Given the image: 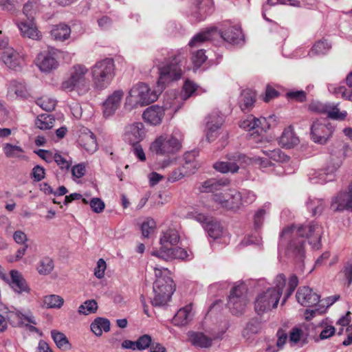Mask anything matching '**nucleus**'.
<instances>
[{
  "mask_svg": "<svg viewBox=\"0 0 352 352\" xmlns=\"http://www.w3.org/2000/svg\"><path fill=\"white\" fill-rule=\"evenodd\" d=\"M322 234V228L316 223L309 225L292 226L283 230L280 237L281 239L291 236L293 237L288 246V251L293 254L298 261H302L305 254V239L315 249H319Z\"/></svg>",
  "mask_w": 352,
  "mask_h": 352,
  "instance_id": "1",
  "label": "nucleus"
},
{
  "mask_svg": "<svg viewBox=\"0 0 352 352\" xmlns=\"http://www.w3.org/2000/svg\"><path fill=\"white\" fill-rule=\"evenodd\" d=\"M184 137L179 129H175L171 134H164L157 137L150 145V151L160 156L168 157L163 161L162 168L168 166L172 162L171 157L179 152Z\"/></svg>",
  "mask_w": 352,
  "mask_h": 352,
  "instance_id": "2",
  "label": "nucleus"
},
{
  "mask_svg": "<svg viewBox=\"0 0 352 352\" xmlns=\"http://www.w3.org/2000/svg\"><path fill=\"white\" fill-rule=\"evenodd\" d=\"M115 62L111 58L96 61L91 68L94 87L98 90L107 88L115 76Z\"/></svg>",
  "mask_w": 352,
  "mask_h": 352,
  "instance_id": "3",
  "label": "nucleus"
},
{
  "mask_svg": "<svg viewBox=\"0 0 352 352\" xmlns=\"http://www.w3.org/2000/svg\"><path fill=\"white\" fill-rule=\"evenodd\" d=\"M214 34H220L223 40L234 45L240 43L243 39L241 30L239 27H229L221 33H218L217 28H213L206 32L197 34L189 42V45L191 47H199L203 43L212 39Z\"/></svg>",
  "mask_w": 352,
  "mask_h": 352,
  "instance_id": "4",
  "label": "nucleus"
},
{
  "mask_svg": "<svg viewBox=\"0 0 352 352\" xmlns=\"http://www.w3.org/2000/svg\"><path fill=\"white\" fill-rule=\"evenodd\" d=\"M181 62L180 56L175 55L166 60L165 63L157 65L159 78L157 82V87L159 90L163 91L166 84L181 78L182 76Z\"/></svg>",
  "mask_w": 352,
  "mask_h": 352,
  "instance_id": "5",
  "label": "nucleus"
},
{
  "mask_svg": "<svg viewBox=\"0 0 352 352\" xmlns=\"http://www.w3.org/2000/svg\"><path fill=\"white\" fill-rule=\"evenodd\" d=\"M88 72L87 67L81 64L72 67L70 77L63 81L61 87L67 91L76 90L80 94H84L89 90V81L86 77Z\"/></svg>",
  "mask_w": 352,
  "mask_h": 352,
  "instance_id": "6",
  "label": "nucleus"
},
{
  "mask_svg": "<svg viewBox=\"0 0 352 352\" xmlns=\"http://www.w3.org/2000/svg\"><path fill=\"white\" fill-rule=\"evenodd\" d=\"M352 155V151L346 143L338 142L331 146L330 157L327 166L326 174L336 172L342 164L346 157Z\"/></svg>",
  "mask_w": 352,
  "mask_h": 352,
  "instance_id": "7",
  "label": "nucleus"
},
{
  "mask_svg": "<svg viewBox=\"0 0 352 352\" xmlns=\"http://www.w3.org/2000/svg\"><path fill=\"white\" fill-rule=\"evenodd\" d=\"M156 280L153 283V293H163L164 298L170 300L171 296L175 292V285L170 277V271L166 268L154 267Z\"/></svg>",
  "mask_w": 352,
  "mask_h": 352,
  "instance_id": "8",
  "label": "nucleus"
},
{
  "mask_svg": "<svg viewBox=\"0 0 352 352\" xmlns=\"http://www.w3.org/2000/svg\"><path fill=\"white\" fill-rule=\"evenodd\" d=\"M247 288L243 283L232 287L228 296V306L233 315H242L248 304Z\"/></svg>",
  "mask_w": 352,
  "mask_h": 352,
  "instance_id": "9",
  "label": "nucleus"
},
{
  "mask_svg": "<svg viewBox=\"0 0 352 352\" xmlns=\"http://www.w3.org/2000/svg\"><path fill=\"white\" fill-rule=\"evenodd\" d=\"M279 300L278 292L269 289L262 291L257 294L254 300V311L258 315L261 316L276 308Z\"/></svg>",
  "mask_w": 352,
  "mask_h": 352,
  "instance_id": "10",
  "label": "nucleus"
},
{
  "mask_svg": "<svg viewBox=\"0 0 352 352\" xmlns=\"http://www.w3.org/2000/svg\"><path fill=\"white\" fill-rule=\"evenodd\" d=\"M162 91H151L148 85L140 82L134 85L129 92V98H133V102L139 103L141 105H146L156 101L158 98L159 93Z\"/></svg>",
  "mask_w": 352,
  "mask_h": 352,
  "instance_id": "11",
  "label": "nucleus"
},
{
  "mask_svg": "<svg viewBox=\"0 0 352 352\" xmlns=\"http://www.w3.org/2000/svg\"><path fill=\"white\" fill-rule=\"evenodd\" d=\"M334 128L327 118H321L313 122L310 128L311 139L317 144H325L331 138Z\"/></svg>",
  "mask_w": 352,
  "mask_h": 352,
  "instance_id": "12",
  "label": "nucleus"
},
{
  "mask_svg": "<svg viewBox=\"0 0 352 352\" xmlns=\"http://www.w3.org/2000/svg\"><path fill=\"white\" fill-rule=\"evenodd\" d=\"M213 200L228 210L237 211L242 207V195L235 189L215 194Z\"/></svg>",
  "mask_w": 352,
  "mask_h": 352,
  "instance_id": "13",
  "label": "nucleus"
},
{
  "mask_svg": "<svg viewBox=\"0 0 352 352\" xmlns=\"http://www.w3.org/2000/svg\"><path fill=\"white\" fill-rule=\"evenodd\" d=\"M58 51L54 48H49L37 55L35 64L41 72L49 73L58 68Z\"/></svg>",
  "mask_w": 352,
  "mask_h": 352,
  "instance_id": "14",
  "label": "nucleus"
},
{
  "mask_svg": "<svg viewBox=\"0 0 352 352\" xmlns=\"http://www.w3.org/2000/svg\"><path fill=\"white\" fill-rule=\"evenodd\" d=\"M228 161L227 162H215L213 164V168L221 173H236L239 169V164H241L243 162L247 163L248 160H249V158L241 153L228 155Z\"/></svg>",
  "mask_w": 352,
  "mask_h": 352,
  "instance_id": "15",
  "label": "nucleus"
},
{
  "mask_svg": "<svg viewBox=\"0 0 352 352\" xmlns=\"http://www.w3.org/2000/svg\"><path fill=\"white\" fill-rule=\"evenodd\" d=\"M275 116H270L267 121L265 118L258 119L253 116H249L247 119L241 121L239 126L241 129L248 131H254L251 135H253L254 133L260 134L270 128V124L269 121H275Z\"/></svg>",
  "mask_w": 352,
  "mask_h": 352,
  "instance_id": "16",
  "label": "nucleus"
},
{
  "mask_svg": "<svg viewBox=\"0 0 352 352\" xmlns=\"http://www.w3.org/2000/svg\"><path fill=\"white\" fill-rule=\"evenodd\" d=\"M145 136L146 130L142 122H134L125 127L124 139L130 144L140 143Z\"/></svg>",
  "mask_w": 352,
  "mask_h": 352,
  "instance_id": "17",
  "label": "nucleus"
},
{
  "mask_svg": "<svg viewBox=\"0 0 352 352\" xmlns=\"http://www.w3.org/2000/svg\"><path fill=\"white\" fill-rule=\"evenodd\" d=\"M124 93L122 89L115 90L102 104L103 116L105 118L111 116L120 107Z\"/></svg>",
  "mask_w": 352,
  "mask_h": 352,
  "instance_id": "18",
  "label": "nucleus"
},
{
  "mask_svg": "<svg viewBox=\"0 0 352 352\" xmlns=\"http://www.w3.org/2000/svg\"><path fill=\"white\" fill-rule=\"evenodd\" d=\"M194 218L197 221L204 224L205 230L210 237L217 239L222 234V228L220 223L214 220L212 217L202 213H197L195 214Z\"/></svg>",
  "mask_w": 352,
  "mask_h": 352,
  "instance_id": "19",
  "label": "nucleus"
},
{
  "mask_svg": "<svg viewBox=\"0 0 352 352\" xmlns=\"http://www.w3.org/2000/svg\"><path fill=\"white\" fill-rule=\"evenodd\" d=\"M1 58L8 67L14 70L21 69L25 63L24 55L16 52L13 48H8L3 51Z\"/></svg>",
  "mask_w": 352,
  "mask_h": 352,
  "instance_id": "20",
  "label": "nucleus"
},
{
  "mask_svg": "<svg viewBox=\"0 0 352 352\" xmlns=\"http://www.w3.org/2000/svg\"><path fill=\"white\" fill-rule=\"evenodd\" d=\"M330 208L334 212L352 210V185L349 186V192H340L332 199Z\"/></svg>",
  "mask_w": 352,
  "mask_h": 352,
  "instance_id": "21",
  "label": "nucleus"
},
{
  "mask_svg": "<svg viewBox=\"0 0 352 352\" xmlns=\"http://www.w3.org/2000/svg\"><path fill=\"white\" fill-rule=\"evenodd\" d=\"M8 319L10 324L15 327H22L26 323L37 324L36 318L30 311L22 312L16 311L15 312H10L8 316Z\"/></svg>",
  "mask_w": 352,
  "mask_h": 352,
  "instance_id": "22",
  "label": "nucleus"
},
{
  "mask_svg": "<svg viewBox=\"0 0 352 352\" xmlns=\"http://www.w3.org/2000/svg\"><path fill=\"white\" fill-rule=\"evenodd\" d=\"M206 122L207 133L206 138L208 142L213 141L217 135L219 129L224 122L223 116L217 111L212 112L208 117Z\"/></svg>",
  "mask_w": 352,
  "mask_h": 352,
  "instance_id": "23",
  "label": "nucleus"
},
{
  "mask_svg": "<svg viewBox=\"0 0 352 352\" xmlns=\"http://www.w3.org/2000/svg\"><path fill=\"white\" fill-rule=\"evenodd\" d=\"M320 296L309 287H300L296 292L298 302L304 307H312L320 302Z\"/></svg>",
  "mask_w": 352,
  "mask_h": 352,
  "instance_id": "24",
  "label": "nucleus"
},
{
  "mask_svg": "<svg viewBox=\"0 0 352 352\" xmlns=\"http://www.w3.org/2000/svg\"><path fill=\"white\" fill-rule=\"evenodd\" d=\"M10 281L9 282V285L14 292L19 294L30 293V288L19 271L12 270L10 272Z\"/></svg>",
  "mask_w": 352,
  "mask_h": 352,
  "instance_id": "25",
  "label": "nucleus"
},
{
  "mask_svg": "<svg viewBox=\"0 0 352 352\" xmlns=\"http://www.w3.org/2000/svg\"><path fill=\"white\" fill-rule=\"evenodd\" d=\"M229 184L230 181L228 179L211 178L202 182L199 189L201 192H212L214 196L215 194H220L221 192H218L222 190Z\"/></svg>",
  "mask_w": 352,
  "mask_h": 352,
  "instance_id": "26",
  "label": "nucleus"
},
{
  "mask_svg": "<svg viewBox=\"0 0 352 352\" xmlns=\"http://www.w3.org/2000/svg\"><path fill=\"white\" fill-rule=\"evenodd\" d=\"M151 254L166 261L172 259L184 260L188 256L186 250L178 247H171L165 250L153 251Z\"/></svg>",
  "mask_w": 352,
  "mask_h": 352,
  "instance_id": "27",
  "label": "nucleus"
},
{
  "mask_svg": "<svg viewBox=\"0 0 352 352\" xmlns=\"http://www.w3.org/2000/svg\"><path fill=\"white\" fill-rule=\"evenodd\" d=\"M78 144L89 153H94L98 148V144L94 134L87 129H84L80 133Z\"/></svg>",
  "mask_w": 352,
  "mask_h": 352,
  "instance_id": "28",
  "label": "nucleus"
},
{
  "mask_svg": "<svg viewBox=\"0 0 352 352\" xmlns=\"http://www.w3.org/2000/svg\"><path fill=\"white\" fill-rule=\"evenodd\" d=\"M164 116V109L157 105H153L147 108L142 114V118L144 121L154 126L160 124Z\"/></svg>",
  "mask_w": 352,
  "mask_h": 352,
  "instance_id": "29",
  "label": "nucleus"
},
{
  "mask_svg": "<svg viewBox=\"0 0 352 352\" xmlns=\"http://www.w3.org/2000/svg\"><path fill=\"white\" fill-rule=\"evenodd\" d=\"M346 82L349 89L344 86H337L333 84L329 85L328 89L338 97L340 96L344 99L352 101V72L347 75Z\"/></svg>",
  "mask_w": 352,
  "mask_h": 352,
  "instance_id": "30",
  "label": "nucleus"
},
{
  "mask_svg": "<svg viewBox=\"0 0 352 352\" xmlns=\"http://www.w3.org/2000/svg\"><path fill=\"white\" fill-rule=\"evenodd\" d=\"M180 241L178 231L175 229L169 228L163 232L160 237L161 248L160 250H165L177 245Z\"/></svg>",
  "mask_w": 352,
  "mask_h": 352,
  "instance_id": "31",
  "label": "nucleus"
},
{
  "mask_svg": "<svg viewBox=\"0 0 352 352\" xmlns=\"http://www.w3.org/2000/svg\"><path fill=\"white\" fill-rule=\"evenodd\" d=\"M28 21H21L17 23V26L24 37H28L32 39H40L41 34L35 26L33 21L28 19Z\"/></svg>",
  "mask_w": 352,
  "mask_h": 352,
  "instance_id": "32",
  "label": "nucleus"
},
{
  "mask_svg": "<svg viewBox=\"0 0 352 352\" xmlns=\"http://www.w3.org/2000/svg\"><path fill=\"white\" fill-rule=\"evenodd\" d=\"M261 329V320L256 317H254L250 319L245 324L242 331L241 335L244 338L248 340L254 335L259 333Z\"/></svg>",
  "mask_w": 352,
  "mask_h": 352,
  "instance_id": "33",
  "label": "nucleus"
},
{
  "mask_svg": "<svg viewBox=\"0 0 352 352\" xmlns=\"http://www.w3.org/2000/svg\"><path fill=\"white\" fill-rule=\"evenodd\" d=\"M192 304L187 305L181 308L173 318V323L175 326H184L191 320Z\"/></svg>",
  "mask_w": 352,
  "mask_h": 352,
  "instance_id": "34",
  "label": "nucleus"
},
{
  "mask_svg": "<svg viewBox=\"0 0 352 352\" xmlns=\"http://www.w3.org/2000/svg\"><path fill=\"white\" fill-rule=\"evenodd\" d=\"M299 142V139L291 127L285 129L279 138V144L283 147L290 148Z\"/></svg>",
  "mask_w": 352,
  "mask_h": 352,
  "instance_id": "35",
  "label": "nucleus"
},
{
  "mask_svg": "<svg viewBox=\"0 0 352 352\" xmlns=\"http://www.w3.org/2000/svg\"><path fill=\"white\" fill-rule=\"evenodd\" d=\"M50 33L54 40L63 41L69 37L71 29L68 25L61 23L53 25Z\"/></svg>",
  "mask_w": 352,
  "mask_h": 352,
  "instance_id": "36",
  "label": "nucleus"
},
{
  "mask_svg": "<svg viewBox=\"0 0 352 352\" xmlns=\"http://www.w3.org/2000/svg\"><path fill=\"white\" fill-rule=\"evenodd\" d=\"M192 344L201 348H208L212 345V339L201 332H193L190 336Z\"/></svg>",
  "mask_w": 352,
  "mask_h": 352,
  "instance_id": "37",
  "label": "nucleus"
},
{
  "mask_svg": "<svg viewBox=\"0 0 352 352\" xmlns=\"http://www.w3.org/2000/svg\"><path fill=\"white\" fill-rule=\"evenodd\" d=\"M256 101V94L250 89L243 90L240 100V107L242 111L249 110Z\"/></svg>",
  "mask_w": 352,
  "mask_h": 352,
  "instance_id": "38",
  "label": "nucleus"
},
{
  "mask_svg": "<svg viewBox=\"0 0 352 352\" xmlns=\"http://www.w3.org/2000/svg\"><path fill=\"white\" fill-rule=\"evenodd\" d=\"M92 332L97 336H100L102 331L107 332L110 330V322L108 319L97 318L91 324Z\"/></svg>",
  "mask_w": 352,
  "mask_h": 352,
  "instance_id": "39",
  "label": "nucleus"
},
{
  "mask_svg": "<svg viewBox=\"0 0 352 352\" xmlns=\"http://www.w3.org/2000/svg\"><path fill=\"white\" fill-rule=\"evenodd\" d=\"M51 335L53 340L58 348L63 351H67L72 348V345L69 343L66 336L58 331L52 330Z\"/></svg>",
  "mask_w": 352,
  "mask_h": 352,
  "instance_id": "40",
  "label": "nucleus"
},
{
  "mask_svg": "<svg viewBox=\"0 0 352 352\" xmlns=\"http://www.w3.org/2000/svg\"><path fill=\"white\" fill-rule=\"evenodd\" d=\"M55 122L53 116L50 114H41L38 116L36 120V126L41 130H47L52 129Z\"/></svg>",
  "mask_w": 352,
  "mask_h": 352,
  "instance_id": "41",
  "label": "nucleus"
},
{
  "mask_svg": "<svg viewBox=\"0 0 352 352\" xmlns=\"http://www.w3.org/2000/svg\"><path fill=\"white\" fill-rule=\"evenodd\" d=\"M54 262L50 257H43L40 260L37 265V271L40 274H49L54 269Z\"/></svg>",
  "mask_w": 352,
  "mask_h": 352,
  "instance_id": "42",
  "label": "nucleus"
},
{
  "mask_svg": "<svg viewBox=\"0 0 352 352\" xmlns=\"http://www.w3.org/2000/svg\"><path fill=\"white\" fill-rule=\"evenodd\" d=\"M43 303L47 308H60L64 303V300L60 296L52 294L44 297Z\"/></svg>",
  "mask_w": 352,
  "mask_h": 352,
  "instance_id": "43",
  "label": "nucleus"
},
{
  "mask_svg": "<svg viewBox=\"0 0 352 352\" xmlns=\"http://www.w3.org/2000/svg\"><path fill=\"white\" fill-rule=\"evenodd\" d=\"M3 152L6 156L8 158L20 157L21 153L24 152L23 149L16 145H12L10 143H6L3 147Z\"/></svg>",
  "mask_w": 352,
  "mask_h": 352,
  "instance_id": "44",
  "label": "nucleus"
},
{
  "mask_svg": "<svg viewBox=\"0 0 352 352\" xmlns=\"http://www.w3.org/2000/svg\"><path fill=\"white\" fill-rule=\"evenodd\" d=\"M98 309V304L95 300H87L78 307L80 314L89 315L96 313Z\"/></svg>",
  "mask_w": 352,
  "mask_h": 352,
  "instance_id": "45",
  "label": "nucleus"
},
{
  "mask_svg": "<svg viewBox=\"0 0 352 352\" xmlns=\"http://www.w3.org/2000/svg\"><path fill=\"white\" fill-rule=\"evenodd\" d=\"M265 155H266L270 159L275 162H288L289 157L283 153L280 149L261 151Z\"/></svg>",
  "mask_w": 352,
  "mask_h": 352,
  "instance_id": "46",
  "label": "nucleus"
},
{
  "mask_svg": "<svg viewBox=\"0 0 352 352\" xmlns=\"http://www.w3.org/2000/svg\"><path fill=\"white\" fill-rule=\"evenodd\" d=\"M325 113L328 117L334 120H344L347 115L346 111L340 112L337 106L333 104H327Z\"/></svg>",
  "mask_w": 352,
  "mask_h": 352,
  "instance_id": "47",
  "label": "nucleus"
},
{
  "mask_svg": "<svg viewBox=\"0 0 352 352\" xmlns=\"http://www.w3.org/2000/svg\"><path fill=\"white\" fill-rule=\"evenodd\" d=\"M36 102L37 105L46 111L54 110L56 104V101L48 96H43L37 99Z\"/></svg>",
  "mask_w": 352,
  "mask_h": 352,
  "instance_id": "48",
  "label": "nucleus"
},
{
  "mask_svg": "<svg viewBox=\"0 0 352 352\" xmlns=\"http://www.w3.org/2000/svg\"><path fill=\"white\" fill-rule=\"evenodd\" d=\"M197 85L192 81L189 80H186L182 91V99L187 100L192 96L197 90Z\"/></svg>",
  "mask_w": 352,
  "mask_h": 352,
  "instance_id": "49",
  "label": "nucleus"
},
{
  "mask_svg": "<svg viewBox=\"0 0 352 352\" xmlns=\"http://www.w3.org/2000/svg\"><path fill=\"white\" fill-rule=\"evenodd\" d=\"M331 45L327 40H320L316 42L312 47L311 52L316 54H324Z\"/></svg>",
  "mask_w": 352,
  "mask_h": 352,
  "instance_id": "50",
  "label": "nucleus"
},
{
  "mask_svg": "<svg viewBox=\"0 0 352 352\" xmlns=\"http://www.w3.org/2000/svg\"><path fill=\"white\" fill-rule=\"evenodd\" d=\"M307 208L311 210L313 215L320 214L324 209V202L322 199H315L307 203Z\"/></svg>",
  "mask_w": 352,
  "mask_h": 352,
  "instance_id": "51",
  "label": "nucleus"
},
{
  "mask_svg": "<svg viewBox=\"0 0 352 352\" xmlns=\"http://www.w3.org/2000/svg\"><path fill=\"white\" fill-rule=\"evenodd\" d=\"M289 100L302 102L307 100V93L302 90H292L286 93Z\"/></svg>",
  "mask_w": 352,
  "mask_h": 352,
  "instance_id": "52",
  "label": "nucleus"
},
{
  "mask_svg": "<svg viewBox=\"0 0 352 352\" xmlns=\"http://www.w3.org/2000/svg\"><path fill=\"white\" fill-rule=\"evenodd\" d=\"M274 287L268 288L269 289L278 292L279 298L280 297L283 289L285 287L286 278L283 274H279L274 280Z\"/></svg>",
  "mask_w": 352,
  "mask_h": 352,
  "instance_id": "53",
  "label": "nucleus"
},
{
  "mask_svg": "<svg viewBox=\"0 0 352 352\" xmlns=\"http://www.w3.org/2000/svg\"><path fill=\"white\" fill-rule=\"evenodd\" d=\"M37 8L36 1H29L23 6V12L27 17V19L34 20V16Z\"/></svg>",
  "mask_w": 352,
  "mask_h": 352,
  "instance_id": "54",
  "label": "nucleus"
},
{
  "mask_svg": "<svg viewBox=\"0 0 352 352\" xmlns=\"http://www.w3.org/2000/svg\"><path fill=\"white\" fill-rule=\"evenodd\" d=\"M207 59L205 52L203 50H199L192 54V62L195 69L200 67Z\"/></svg>",
  "mask_w": 352,
  "mask_h": 352,
  "instance_id": "55",
  "label": "nucleus"
},
{
  "mask_svg": "<svg viewBox=\"0 0 352 352\" xmlns=\"http://www.w3.org/2000/svg\"><path fill=\"white\" fill-rule=\"evenodd\" d=\"M339 276L344 278L346 281L347 286H349L352 283V263L347 262L340 271Z\"/></svg>",
  "mask_w": 352,
  "mask_h": 352,
  "instance_id": "56",
  "label": "nucleus"
},
{
  "mask_svg": "<svg viewBox=\"0 0 352 352\" xmlns=\"http://www.w3.org/2000/svg\"><path fill=\"white\" fill-rule=\"evenodd\" d=\"M151 337L147 334L140 336L137 341H135L137 349L144 350L147 349L148 346H151Z\"/></svg>",
  "mask_w": 352,
  "mask_h": 352,
  "instance_id": "57",
  "label": "nucleus"
},
{
  "mask_svg": "<svg viewBox=\"0 0 352 352\" xmlns=\"http://www.w3.org/2000/svg\"><path fill=\"white\" fill-rule=\"evenodd\" d=\"M298 284V277L293 274L289 277L288 287L287 289L283 302L292 294Z\"/></svg>",
  "mask_w": 352,
  "mask_h": 352,
  "instance_id": "58",
  "label": "nucleus"
},
{
  "mask_svg": "<svg viewBox=\"0 0 352 352\" xmlns=\"http://www.w3.org/2000/svg\"><path fill=\"white\" fill-rule=\"evenodd\" d=\"M155 223L153 219H148L142 224V233L144 237H148L149 234L154 231Z\"/></svg>",
  "mask_w": 352,
  "mask_h": 352,
  "instance_id": "59",
  "label": "nucleus"
},
{
  "mask_svg": "<svg viewBox=\"0 0 352 352\" xmlns=\"http://www.w3.org/2000/svg\"><path fill=\"white\" fill-rule=\"evenodd\" d=\"M53 160L57 164V165L62 170H69L72 166L71 162L67 161L61 155H60L59 153H54V157Z\"/></svg>",
  "mask_w": 352,
  "mask_h": 352,
  "instance_id": "60",
  "label": "nucleus"
},
{
  "mask_svg": "<svg viewBox=\"0 0 352 352\" xmlns=\"http://www.w3.org/2000/svg\"><path fill=\"white\" fill-rule=\"evenodd\" d=\"M92 210L96 213H100L104 208V203L100 198H92L89 202Z\"/></svg>",
  "mask_w": 352,
  "mask_h": 352,
  "instance_id": "61",
  "label": "nucleus"
},
{
  "mask_svg": "<svg viewBox=\"0 0 352 352\" xmlns=\"http://www.w3.org/2000/svg\"><path fill=\"white\" fill-rule=\"evenodd\" d=\"M169 300L168 298H164L163 293L160 292L159 295H157V293H154V296L151 302L154 307H162L166 305Z\"/></svg>",
  "mask_w": 352,
  "mask_h": 352,
  "instance_id": "62",
  "label": "nucleus"
},
{
  "mask_svg": "<svg viewBox=\"0 0 352 352\" xmlns=\"http://www.w3.org/2000/svg\"><path fill=\"white\" fill-rule=\"evenodd\" d=\"M31 175L34 181L40 182L45 178V169L43 167L37 165L33 168Z\"/></svg>",
  "mask_w": 352,
  "mask_h": 352,
  "instance_id": "63",
  "label": "nucleus"
},
{
  "mask_svg": "<svg viewBox=\"0 0 352 352\" xmlns=\"http://www.w3.org/2000/svg\"><path fill=\"white\" fill-rule=\"evenodd\" d=\"M302 336V331L298 327H294L290 332L289 340L293 344H297Z\"/></svg>",
  "mask_w": 352,
  "mask_h": 352,
  "instance_id": "64",
  "label": "nucleus"
}]
</instances>
